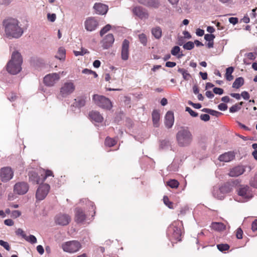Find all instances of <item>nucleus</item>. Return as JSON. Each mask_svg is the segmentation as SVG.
<instances>
[{
  "label": "nucleus",
  "instance_id": "1",
  "mask_svg": "<svg viewBox=\"0 0 257 257\" xmlns=\"http://www.w3.org/2000/svg\"><path fill=\"white\" fill-rule=\"evenodd\" d=\"M5 33L8 37L20 38L23 34V30L19 25V21L15 19H10L4 22Z\"/></svg>",
  "mask_w": 257,
  "mask_h": 257
},
{
  "label": "nucleus",
  "instance_id": "2",
  "mask_svg": "<svg viewBox=\"0 0 257 257\" xmlns=\"http://www.w3.org/2000/svg\"><path fill=\"white\" fill-rule=\"evenodd\" d=\"M23 59L21 54L17 51L13 52L11 59L7 65V71L13 75L19 73L22 70Z\"/></svg>",
  "mask_w": 257,
  "mask_h": 257
},
{
  "label": "nucleus",
  "instance_id": "3",
  "mask_svg": "<svg viewBox=\"0 0 257 257\" xmlns=\"http://www.w3.org/2000/svg\"><path fill=\"white\" fill-rule=\"evenodd\" d=\"M178 145L180 147L189 146L193 141V135L188 127H181L176 135Z\"/></svg>",
  "mask_w": 257,
  "mask_h": 257
},
{
  "label": "nucleus",
  "instance_id": "4",
  "mask_svg": "<svg viewBox=\"0 0 257 257\" xmlns=\"http://www.w3.org/2000/svg\"><path fill=\"white\" fill-rule=\"evenodd\" d=\"M93 100L97 105L103 109L110 110L112 107L111 101L105 96L94 94L93 96Z\"/></svg>",
  "mask_w": 257,
  "mask_h": 257
},
{
  "label": "nucleus",
  "instance_id": "5",
  "mask_svg": "<svg viewBox=\"0 0 257 257\" xmlns=\"http://www.w3.org/2000/svg\"><path fill=\"white\" fill-rule=\"evenodd\" d=\"M14 176V170L9 166L3 167L0 169V180L7 183L12 180Z\"/></svg>",
  "mask_w": 257,
  "mask_h": 257
},
{
  "label": "nucleus",
  "instance_id": "6",
  "mask_svg": "<svg viewBox=\"0 0 257 257\" xmlns=\"http://www.w3.org/2000/svg\"><path fill=\"white\" fill-rule=\"evenodd\" d=\"M238 196L241 197L242 202H245L253 197V193L249 186L241 185L237 190Z\"/></svg>",
  "mask_w": 257,
  "mask_h": 257
},
{
  "label": "nucleus",
  "instance_id": "7",
  "mask_svg": "<svg viewBox=\"0 0 257 257\" xmlns=\"http://www.w3.org/2000/svg\"><path fill=\"white\" fill-rule=\"evenodd\" d=\"M81 248L80 243L76 240L67 241L62 244V248L65 252L74 253Z\"/></svg>",
  "mask_w": 257,
  "mask_h": 257
},
{
  "label": "nucleus",
  "instance_id": "8",
  "mask_svg": "<svg viewBox=\"0 0 257 257\" xmlns=\"http://www.w3.org/2000/svg\"><path fill=\"white\" fill-rule=\"evenodd\" d=\"M176 222H174L168 228L167 234L170 239L177 241L181 240V232L180 228L176 226Z\"/></svg>",
  "mask_w": 257,
  "mask_h": 257
},
{
  "label": "nucleus",
  "instance_id": "9",
  "mask_svg": "<svg viewBox=\"0 0 257 257\" xmlns=\"http://www.w3.org/2000/svg\"><path fill=\"white\" fill-rule=\"evenodd\" d=\"M75 88V86L73 82H66L62 86L60 89V95L63 97H66L72 93Z\"/></svg>",
  "mask_w": 257,
  "mask_h": 257
},
{
  "label": "nucleus",
  "instance_id": "10",
  "mask_svg": "<svg viewBox=\"0 0 257 257\" xmlns=\"http://www.w3.org/2000/svg\"><path fill=\"white\" fill-rule=\"evenodd\" d=\"M50 187L48 184H43L39 186L37 189L36 197L39 201L43 200L47 195Z\"/></svg>",
  "mask_w": 257,
  "mask_h": 257
},
{
  "label": "nucleus",
  "instance_id": "11",
  "mask_svg": "<svg viewBox=\"0 0 257 257\" xmlns=\"http://www.w3.org/2000/svg\"><path fill=\"white\" fill-rule=\"evenodd\" d=\"M59 73H53L46 75L44 77V83L47 86H53L60 79Z\"/></svg>",
  "mask_w": 257,
  "mask_h": 257
},
{
  "label": "nucleus",
  "instance_id": "12",
  "mask_svg": "<svg viewBox=\"0 0 257 257\" xmlns=\"http://www.w3.org/2000/svg\"><path fill=\"white\" fill-rule=\"evenodd\" d=\"M28 176L29 182L33 184H39L43 182L41 170L39 172L35 170L30 171L29 172Z\"/></svg>",
  "mask_w": 257,
  "mask_h": 257
},
{
  "label": "nucleus",
  "instance_id": "13",
  "mask_svg": "<svg viewBox=\"0 0 257 257\" xmlns=\"http://www.w3.org/2000/svg\"><path fill=\"white\" fill-rule=\"evenodd\" d=\"M132 12L135 16L141 20H147L149 17L147 10L141 6L133 8Z\"/></svg>",
  "mask_w": 257,
  "mask_h": 257
},
{
  "label": "nucleus",
  "instance_id": "14",
  "mask_svg": "<svg viewBox=\"0 0 257 257\" xmlns=\"http://www.w3.org/2000/svg\"><path fill=\"white\" fill-rule=\"evenodd\" d=\"M98 26V21L94 17L87 18L84 22V27L87 31H93Z\"/></svg>",
  "mask_w": 257,
  "mask_h": 257
},
{
  "label": "nucleus",
  "instance_id": "15",
  "mask_svg": "<svg viewBox=\"0 0 257 257\" xmlns=\"http://www.w3.org/2000/svg\"><path fill=\"white\" fill-rule=\"evenodd\" d=\"M29 188V186L27 183L20 182L15 185L14 191L18 195H24L28 191Z\"/></svg>",
  "mask_w": 257,
  "mask_h": 257
},
{
  "label": "nucleus",
  "instance_id": "16",
  "mask_svg": "<svg viewBox=\"0 0 257 257\" xmlns=\"http://www.w3.org/2000/svg\"><path fill=\"white\" fill-rule=\"evenodd\" d=\"M70 221L71 217L67 214L59 213L55 218V223L58 225L62 226L67 225Z\"/></svg>",
  "mask_w": 257,
  "mask_h": 257
},
{
  "label": "nucleus",
  "instance_id": "17",
  "mask_svg": "<svg viewBox=\"0 0 257 257\" xmlns=\"http://www.w3.org/2000/svg\"><path fill=\"white\" fill-rule=\"evenodd\" d=\"M114 41L113 35L112 34H108L103 38L100 43L103 49H107L112 46Z\"/></svg>",
  "mask_w": 257,
  "mask_h": 257
},
{
  "label": "nucleus",
  "instance_id": "18",
  "mask_svg": "<svg viewBox=\"0 0 257 257\" xmlns=\"http://www.w3.org/2000/svg\"><path fill=\"white\" fill-rule=\"evenodd\" d=\"M129 41L124 39L122 42L121 52V57L123 60H127L129 55Z\"/></svg>",
  "mask_w": 257,
  "mask_h": 257
},
{
  "label": "nucleus",
  "instance_id": "19",
  "mask_svg": "<svg viewBox=\"0 0 257 257\" xmlns=\"http://www.w3.org/2000/svg\"><path fill=\"white\" fill-rule=\"evenodd\" d=\"M95 13L98 15H104L106 14L108 11V7L107 5L98 3H95L93 6Z\"/></svg>",
  "mask_w": 257,
  "mask_h": 257
},
{
  "label": "nucleus",
  "instance_id": "20",
  "mask_svg": "<svg viewBox=\"0 0 257 257\" xmlns=\"http://www.w3.org/2000/svg\"><path fill=\"white\" fill-rule=\"evenodd\" d=\"M140 4L149 8L157 9L160 6L159 0H137Z\"/></svg>",
  "mask_w": 257,
  "mask_h": 257
},
{
  "label": "nucleus",
  "instance_id": "21",
  "mask_svg": "<svg viewBox=\"0 0 257 257\" xmlns=\"http://www.w3.org/2000/svg\"><path fill=\"white\" fill-rule=\"evenodd\" d=\"M244 172V166H237L230 170L229 175L232 177H237L242 174Z\"/></svg>",
  "mask_w": 257,
  "mask_h": 257
},
{
  "label": "nucleus",
  "instance_id": "22",
  "mask_svg": "<svg viewBox=\"0 0 257 257\" xmlns=\"http://www.w3.org/2000/svg\"><path fill=\"white\" fill-rule=\"evenodd\" d=\"M80 203L82 205H85L86 207H88L89 208V211L90 212L91 211L92 212V214H91L92 217L94 216L95 214L96 207L95 206L94 203L93 202L88 200L87 199L83 198L80 200Z\"/></svg>",
  "mask_w": 257,
  "mask_h": 257
},
{
  "label": "nucleus",
  "instance_id": "23",
  "mask_svg": "<svg viewBox=\"0 0 257 257\" xmlns=\"http://www.w3.org/2000/svg\"><path fill=\"white\" fill-rule=\"evenodd\" d=\"M235 154L233 152H228L225 153L218 157V160L220 162H229L234 159Z\"/></svg>",
  "mask_w": 257,
  "mask_h": 257
},
{
  "label": "nucleus",
  "instance_id": "24",
  "mask_svg": "<svg viewBox=\"0 0 257 257\" xmlns=\"http://www.w3.org/2000/svg\"><path fill=\"white\" fill-rule=\"evenodd\" d=\"M174 122V113L172 111H168L165 116V124L168 128L172 127Z\"/></svg>",
  "mask_w": 257,
  "mask_h": 257
},
{
  "label": "nucleus",
  "instance_id": "25",
  "mask_svg": "<svg viewBox=\"0 0 257 257\" xmlns=\"http://www.w3.org/2000/svg\"><path fill=\"white\" fill-rule=\"evenodd\" d=\"M89 116L92 122H101L103 118L101 114L97 111H91L89 113Z\"/></svg>",
  "mask_w": 257,
  "mask_h": 257
},
{
  "label": "nucleus",
  "instance_id": "26",
  "mask_svg": "<svg viewBox=\"0 0 257 257\" xmlns=\"http://www.w3.org/2000/svg\"><path fill=\"white\" fill-rule=\"evenodd\" d=\"M75 213V220L77 223H81L85 220L86 215L81 208H76Z\"/></svg>",
  "mask_w": 257,
  "mask_h": 257
},
{
  "label": "nucleus",
  "instance_id": "27",
  "mask_svg": "<svg viewBox=\"0 0 257 257\" xmlns=\"http://www.w3.org/2000/svg\"><path fill=\"white\" fill-rule=\"evenodd\" d=\"M153 125L154 127H158L160 125V114L157 110H154L152 114Z\"/></svg>",
  "mask_w": 257,
  "mask_h": 257
},
{
  "label": "nucleus",
  "instance_id": "28",
  "mask_svg": "<svg viewBox=\"0 0 257 257\" xmlns=\"http://www.w3.org/2000/svg\"><path fill=\"white\" fill-rule=\"evenodd\" d=\"M86 98L85 96H82L77 99H75V102L73 106L78 108L84 106L86 103Z\"/></svg>",
  "mask_w": 257,
  "mask_h": 257
},
{
  "label": "nucleus",
  "instance_id": "29",
  "mask_svg": "<svg viewBox=\"0 0 257 257\" xmlns=\"http://www.w3.org/2000/svg\"><path fill=\"white\" fill-rule=\"evenodd\" d=\"M151 32L153 36L157 39H159L162 37V31L160 27L152 28Z\"/></svg>",
  "mask_w": 257,
  "mask_h": 257
},
{
  "label": "nucleus",
  "instance_id": "30",
  "mask_svg": "<svg viewBox=\"0 0 257 257\" xmlns=\"http://www.w3.org/2000/svg\"><path fill=\"white\" fill-rule=\"evenodd\" d=\"M218 188L219 189L218 191L221 192V194H224L225 196L227 193H229L231 190V187L228 184H225Z\"/></svg>",
  "mask_w": 257,
  "mask_h": 257
},
{
  "label": "nucleus",
  "instance_id": "31",
  "mask_svg": "<svg viewBox=\"0 0 257 257\" xmlns=\"http://www.w3.org/2000/svg\"><path fill=\"white\" fill-rule=\"evenodd\" d=\"M244 79L242 77L236 78L232 84V87L238 89L242 86L244 84Z\"/></svg>",
  "mask_w": 257,
  "mask_h": 257
},
{
  "label": "nucleus",
  "instance_id": "32",
  "mask_svg": "<svg viewBox=\"0 0 257 257\" xmlns=\"http://www.w3.org/2000/svg\"><path fill=\"white\" fill-rule=\"evenodd\" d=\"M211 227L215 230L221 231L225 229V225L221 222H213Z\"/></svg>",
  "mask_w": 257,
  "mask_h": 257
},
{
  "label": "nucleus",
  "instance_id": "33",
  "mask_svg": "<svg viewBox=\"0 0 257 257\" xmlns=\"http://www.w3.org/2000/svg\"><path fill=\"white\" fill-rule=\"evenodd\" d=\"M218 190L219 189L218 187H214L212 191V194L215 198L219 200H222L224 199L225 195L224 194H221V192L218 191Z\"/></svg>",
  "mask_w": 257,
  "mask_h": 257
},
{
  "label": "nucleus",
  "instance_id": "34",
  "mask_svg": "<svg viewBox=\"0 0 257 257\" xmlns=\"http://www.w3.org/2000/svg\"><path fill=\"white\" fill-rule=\"evenodd\" d=\"M179 168V164L176 162L175 160L172 162V163L168 166L167 171L170 172H173L178 171Z\"/></svg>",
  "mask_w": 257,
  "mask_h": 257
},
{
  "label": "nucleus",
  "instance_id": "35",
  "mask_svg": "<svg viewBox=\"0 0 257 257\" xmlns=\"http://www.w3.org/2000/svg\"><path fill=\"white\" fill-rule=\"evenodd\" d=\"M234 68L232 67H229L226 68L225 77L226 79L228 81H231L233 79V76L232 75Z\"/></svg>",
  "mask_w": 257,
  "mask_h": 257
},
{
  "label": "nucleus",
  "instance_id": "36",
  "mask_svg": "<svg viewBox=\"0 0 257 257\" xmlns=\"http://www.w3.org/2000/svg\"><path fill=\"white\" fill-rule=\"evenodd\" d=\"M116 143V141L112 138L108 137L105 139V145L106 146L111 147L114 146Z\"/></svg>",
  "mask_w": 257,
  "mask_h": 257
},
{
  "label": "nucleus",
  "instance_id": "37",
  "mask_svg": "<svg viewBox=\"0 0 257 257\" xmlns=\"http://www.w3.org/2000/svg\"><path fill=\"white\" fill-rule=\"evenodd\" d=\"M171 143L168 140H163L160 143V148L162 149H168L171 147Z\"/></svg>",
  "mask_w": 257,
  "mask_h": 257
},
{
  "label": "nucleus",
  "instance_id": "38",
  "mask_svg": "<svg viewBox=\"0 0 257 257\" xmlns=\"http://www.w3.org/2000/svg\"><path fill=\"white\" fill-rule=\"evenodd\" d=\"M65 57V50L63 48H60L58 51V54L56 56V58L62 60L64 59Z\"/></svg>",
  "mask_w": 257,
  "mask_h": 257
},
{
  "label": "nucleus",
  "instance_id": "39",
  "mask_svg": "<svg viewBox=\"0 0 257 257\" xmlns=\"http://www.w3.org/2000/svg\"><path fill=\"white\" fill-rule=\"evenodd\" d=\"M167 184L172 188H176L178 187L179 183L176 180L172 179L168 181Z\"/></svg>",
  "mask_w": 257,
  "mask_h": 257
},
{
  "label": "nucleus",
  "instance_id": "40",
  "mask_svg": "<svg viewBox=\"0 0 257 257\" xmlns=\"http://www.w3.org/2000/svg\"><path fill=\"white\" fill-rule=\"evenodd\" d=\"M217 248L219 251L223 252L228 250L229 249V245L226 243L218 244L217 245Z\"/></svg>",
  "mask_w": 257,
  "mask_h": 257
},
{
  "label": "nucleus",
  "instance_id": "41",
  "mask_svg": "<svg viewBox=\"0 0 257 257\" xmlns=\"http://www.w3.org/2000/svg\"><path fill=\"white\" fill-rule=\"evenodd\" d=\"M41 171V176H42V180L43 182L46 180V179L49 177L53 176V172L50 170H47L44 172V170Z\"/></svg>",
  "mask_w": 257,
  "mask_h": 257
},
{
  "label": "nucleus",
  "instance_id": "42",
  "mask_svg": "<svg viewBox=\"0 0 257 257\" xmlns=\"http://www.w3.org/2000/svg\"><path fill=\"white\" fill-rule=\"evenodd\" d=\"M73 53L76 56H83L84 54L88 53V50L84 48L81 47L80 51H74Z\"/></svg>",
  "mask_w": 257,
  "mask_h": 257
},
{
  "label": "nucleus",
  "instance_id": "43",
  "mask_svg": "<svg viewBox=\"0 0 257 257\" xmlns=\"http://www.w3.org/2000/svg\"><path fill=\"white\" fill-rule=\"evenodd\" d=\"M139 39L141 43L144 46H146L147 44V38L146 35L145 34H141L139 35Z\"/></svg>",
  "mask_w": 257,
  "mask_h": 257
},
{
  "label": "nucleus",
  "instance_id": "44",
  "mask_svg": "<svg viewBox=\"0 0 257 257\" xmlns=\"http://www.w3.org/2000/svg\"><path fill=\"white\" fill-rule=\"evenodd\" d=\"M183 47L185 50H191L194 48V43L193 42L189 41L184 44Z\"/></svg>",
  "mask_w": 257,
  "mask_h": 257
},
{
  "label": "nucleus",
  "instance_id": "45",
  "mask_svg": "<svg viewBox=\"0 0 257 257\" xmlns=\"http://www.w3.org/2000/svg\"><path fill=\"white\" fill-rule=\"evenodd\" d=\"M25 239L32 244H34L37 242V238L33 235H30L29 236L26 235V237L25 238Z\"/></svg>",
  "mask_w": 257,
  "mask_h": 257
},
{
  "label": "nucleus",
  "instance_id": "46",
  "mask_svg": "<svg viewBox=\"0 0 257 257\" xmlns=\"http://www.w3.org/2000/svg\"><path fill=\"white\" fill-rule=\"evenodd\" d=\"M163 201L164 204L170 209H173V203L169 201L167 196H164L163 198Z\"/></svg>",
  "mask_w": 257,
  "mask_h": 257
},
{
  "label": "nucleus",
  "instance_id": "47",
  "mask_svg": "<svg viewBox=\"0 0 257 257\" xmlns=\"http://www.w3.org/2000/svg\"><path fill=\"white\" fill-rule=\"evenodd\" d=\"M111 28V26L109 24L106 25L100 31V35L102 36L104 34L107 33Z\"/></svg>",
  "mask_w": 257,
  "mask_h": 257
},
{
  "label": "nucleus",
  "instance_id": "48",
  "mask_svg": "<svg viewBox=\"0 0 257 257\" xmlns=\"http://www.w3.org/2000/svg\"><path fill=\"white\" fill-rule=\"evenodd\" d=\"M249 184L251 187L257 188V174H255L253 178L250 180Z\"/></svg>",
  "mask_w": 257,
  "mask_h": 257
},
{
  "label": "nucleus",
  "instance_id": "49",
  "mask_svg": "<svg viewBox=\"0 0 257 257\" xmlns=\"http://www.w3.org/2000/svg\"><path fill=\"white\" fill-rule=\"evenodd\" d=\"M241 108V107L239 106L238 104H235L233 105H232L231 107L229 108V112L231 113H234L235 112L238 111L239 110H240Z\"/></svg>",
  "mask_w": 257,
  "mask_h": 257
},
{
  "label": "nucleus",
  "instance_id": "50",
  "mask_svg": "<svg viewBox=\"0 0 257 257\" xmlns=\"http://www.w3.org/2000/svg\"><path fill=\"white\" fill-rule=\"evenodd\" d=\"M180 51V48L179 46H176L174 47L171 50V54L173 56H177Z\"/></svg>",
  "mask_w": 257,
  "mask_h": 257
},
{
  "label": "nucleus",
  "instance_id": "51",
  "mask_svg": "<svg viewBox=\"0 0 257 257\" xmlns=\"http://www.w3.org/2000/svg\"><path fill=\"white\" fill-rule=\"evenodd\" d=\"M0 245L4 247L7 250L9 251L11 249L9 243L3 240H0Z\"/></svg>",
  "mask_w": 257,
  "mask_h": 257
},
{
  "label": "nucleus",
  "instance_id": "52",
  "mask_svg": "<svg viewBox=\"0 0 257 257\" xmlns=\"http://www.w3.org/2000/svg\"><path fill=\"white\" fill-rule=\"evenodd\" d=\"M47 19L48 21L51 22H54L56 19V15L55 14H47Z\"/></svg>",
  "mask_w": 257,
  "mask_h": 257
},
{
  "label": "nucleus",
  "instance_id": "53",
  "mask_svg": "<svg viewBox=\"0 0 257 257\" xmlns=\"http://www.w3.org/2000/svg\"><path fill=\"white\" fill-rule=\"evenodd\" d=\"M185 110L189 113V114L193 117H196L198 116V113L193 111L191 108L189 107H186L185 108Z\"/></svg>",
  "mask_w": 257,
  "mask_h": 257
},
{
  "label": "nucleus",
  "instance_id": "54",
  "mask_svg": "<svg viewBox=\"0 0 257 257\" xmlns=\"http://www.w3.org/2000/svg\"><path fill=\"white\" fill-rule=\"evenodd\" d=\"M215 38V36L213 34H206L204 36V39L207 41H213Z\"/></svg>",
  "mask_w": 257,
  "mask_h": 257
},
{
  "label": "nucleus",
  "instance_id": "55",
  "mask_svg": "<svg viewBox=\"0 0 257 257\" xmlns=\"http://www.w3.org/2000/svg\"><path fill=\"white\" fill-rule=\"evenodd\" d=\"M243 231L241 228L239 227L237 229L236 231V236L238 239H241L242 238Z\"/></svg>",
  "mask_w": 257,
  "mask_h": 257
},
{
  "label": "nucleus",
  "instance_id": "56",
  "mask_svg": "<svg viewBox=\"0 0 257 257\" xmlns=\"http://www.w3.org/2000/svg\"><path fill=\"white\" fill-rule=\"evenodd\" d=\"M16 233L17 235H21L24 239L26 237V234L25 233L24 231L21 228L18 229Z\"/></svg>",
  "mask_w": 257,
  "mask_h": 257
},
{
  "label": "nucleus",
  "instance_id": "57",
  "mask_svg": "<svg viewBox=\"0 0 257 257\" xmlns=\"http://www.w3.org/2000/svg\"><path fill=\"white\" fill-rule=\"evenodd\" d=\"M213 90V92L216 94L221 95L223 93V90L221 88L215 87Z\"/></svg>",
  "mask_w": 257,
  "mask_h": 257
},
{
  "label": "nucleus",
  "instance_id": "58",
  "mask_svg": "<svg viewBox=\"0 0 257 257\" xmlns=\"http://www.w3.org/2000/svg\"><path fill=\"white\" fill-rule=\"evenodd\" d=\"M21 215V212L19 210H14L11 213V216L14 218H17Z\"/></svg>",
  "mask_w": 257,
  "mask_h": 257
},
{
  "label": "nucleus",
  "instance_id": "59",
  "mask_svg": "<svg viewBox=\"0 0 257 257\" xmlns=\"http://www.w3.org/2000/svg\"><path fill=\"white\" fill-rule=\"evenodd\" d=\"M200 117L201 120L204 121H207L210 119V116L209 114H202Z\"/></svg>",
  "mask_w": 257,
  "mask_h": 257
},
{
  "label": "nucleus",
  "instance_id": "60",
  "mask_svg": "<svg viewBox=\"0 0 257 257\" xmlns=\"http://www.w3.org/2000/svg\"><path fill=\"white\" fill-rule=\"evenodd\" d=\"M209 114H210L211 115L215 116L216 117H218L219 116H220V115L222 114V113L211 109Z\"/></svg>",
  "mask_w": 257,
  "mask_h": 257
},
{
  "label": "nucleus",
  "instance_id": "61",
  "mask_svg": "<svg viewBox=\"0 0 257 257\" xmlns=\"http://www.w3.org/2000/svg\"><path fill=\"white\" fill-rule=\"evenodd\" d=\"M240 95L245 100H248L250 97L249 93L246 91H242Z\"/></svg>",
  "mask_w": 257,
  "mask_h": 257
},
{
  "label": "nucleus",
  "instance_id": "62",
  "mask_svg": "<svg viewBox=\"0 0 257 257\" xmlns=\"http://www.w3.org/2000/svg\"><path fill=\"white\" fill-rule=\"evenodd\" d=\"M218 108L220 110L225 111L227 109V105L224 103H221L218 105Z\"/></svg>",
  "mask_w": 257,
  "mask_h": 257
},
{
  "label": "nucleus",
  "instance_id": "63",
  "mask_svg": "<svg viewBox=\"0 0 257 257\" xmlns=\"http://www.w3.org/2000/svg\"><path fill=\"white\" fill-rule=\"evenodd\" d=\"M184 43H185V38L182 37V36H180V37H178V44L180 46H182L184 44Z\"/></svg>",
  "mask_w": 257,
  "mask_h": 257
},
{
  "label": "nucleus",
  "instance_id": "64",
  "mask_svg": "<svg viewBox=\"0 0 257 257\" xmlns=\"http://www.w3.org/2000/svg\"><path fill=\"white\" fill-rule=\"evenodd\" d=\"M251 229L254 232L257 230V220H254L251 224Z\"/></svg>",
  "mask_w": 257,
  "mask_h": 257
}]
</instances>
